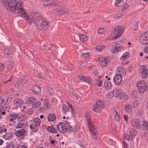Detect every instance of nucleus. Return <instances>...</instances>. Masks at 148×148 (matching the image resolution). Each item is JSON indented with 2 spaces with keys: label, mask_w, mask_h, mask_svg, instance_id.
Masks as SVG:
<instances>
[{
  "label": "nucleus",
  "mask_w": 148,
  "mask_h": 148,
  "mask_svg": "<svg viewBox=\"0 0 148 148\" xmlns=\"http://www.w3.org/2000/svg\"><path fill=\"white\" fill-rule=\"evenodd\" d=\"M4 6L5 7H10V11L28 21L29 18L26 16L24 9L22 6V1L21 0H1Z\"/></svg>",
  "instance_id": "f257e3e1"
},
{
  "label": "nucleus",
  "mask_w": 148,
  "mask_h": 148,
  "mask_svg": "<svg viewBox=\"0 0 148 148\" xmlns=\"http://www.w3.org/2000/svg\"><path fill=\"white\" fill-rule=\"evenodd\" d=\"M25 14L26 16L29 18V21L26 19L29 25H31L33 22L36 25L43 29H46L49 27V23L44 20L43 17L40 15H36L35 14H34L29 17L27 16V14L25 12Z\"/></svg>",
  "instance_id": "f03ea898"
},
{
  "label": "nucleus",
  "mask_w": 148,
  "mask_h": 148,
  "mask_svg": "<svg viewBox=\"0 0 148 148\" xmlns=\"http://www.w3.org/2000/svg\"><path fill=\"white\" fill-rule=\"evenodd\" d=\"M85 119L89 128V130L92 137L96 139L97 138L96 131L94 126L90 122L91 118L90 114L88 113L85 114Z\"/></svg>",
  "instance_id": "7ed1b4c3"
},
{
  "label": "nucleus",
  "mask_w": 148,
  "mask_h": 148,
  "mask_svg": "<svg viewBox=\"0 0 148 148\" xmlns=\"http://www.w3.org/2000/svg\"><path fill=\"white\" fill-rule=\"evenodd\" d=\"M124 29L123 27L120 26H116L114 29L111 35V38L112 39H116L120 37L124 32Z\"/></svg>",
  "instance_id": "20e7f679"
},
{
  "label": "nucleus",
  "mask_w": 148,
  "mask_h": 148,
  "mask_svg": "<svg viewBox=\"0 0 148 148\" xmlns=\"http://www.w3.org/2000/svg\"><path fill=\"white\" fill-rule=\"evenodd\" d=\"M137 86L138 88L140 94L143 93L145 90H147V85L144 81H140L136 83Z\"/></svg>",
  "instance_id": "39448f33"
},
{
  "label": "nucleus",
  "mask_w": 148,
  "mask_h": 148,
  "mask_svg": "<svg viewBox=\"0 0 148 148\" xmlns=\"http://www.w3.org/2000/svg\"><path fill=\"white\" fill-rule=\"evenodd\" d=\"M96 105L94 107L93 111L96 112H100L104 108L103 102L101 101L97 100Z\"/></svg>",
  "instance_id": "423d86ee"
},
{
  "label": "nucleus",
  "mask_w": 148,
  "mask_h": 148,
  "mask_svg": "<svg viewBox=\"0 0 148 148\" xmlns=\"http://www.w3.org/2000/svg\"><path fill=\"white\" fill-rule=\"evenodd\" d=\"M140 41L142 45H146L148 44V31L143 34L140 38Z\"/></svg>",
  "instance_id": "0eeeda50"
},
{
  "label": "nucleus",
  "mask_w": 148,
  "mask_h": 148,
  "mask_svg": "<svg viewBox=\"0 0 148 148\" xmlns=\"http://www.w3.org/2000/svg\"><path fill=\"white\" fill-rule=\"evenodd\" d=\"M68 10H64L62 8H58L54 9L53 11V13L57 16L62 15L68 13Z\"/></svg>",
  "instance_id": "6e6552de"
},
{
  "label": "nucleus",
  "mask_w": 148,
  "mask_h": 148,
  "mask_svg": "<svg viewBox=\"0 0 148 148\" xmlns=\"http://www.w3.org/2000/svg\"><path fill=\"white\" fill-rule=\"evenodd\" d=\"M139 72L141 73V77L143 78H146L147 77L148 71L147 67L145 66H142L139 69Z\"/></svg>",
  "instance_id": "1a4fd4ad"
},
{
  "label": "nucleus",
  "mask_w": 148,
  "mask_h": 148,
  "mask_svg": "<svg viewBox=\"0 0 148 148\" xmlns=\"http://www.w3.org/2000/svg\"><path fill=\"white\" fill-rule=\"evenodd\" d=\"M57 128L60 132L62 133H65L66 131V124L62 122L59 123L57 126Z\"/></svg>",
  "instance_id": "9d476101"
},
{
  "label": "nucleus",
  "mask_w": 148,
  "mask_h": 148,
  "mask_svg": "<svg viewBox=\"0 0 148 148\" xmlns=\"http://www.w3.org/2000/svg\"><path fill=\"white\" fill-rule=\"evenodd\" d=\"M113 81L116 85L120 84L122 81V76L116 74L114 77Z\"/></svg>",
  "instance_id": "9b49d317"
},
{
  "label": "nucleus",
  "mask_w": 148,
  "mask_h": 148,
  "mask_svg": "<svg viewBox=\"0 0 148 148\" xmlns=\"http://www.w3.org/2000/svg\"><path fill=\"white\" fill-rule=\"evenodd\" d=\"M32 89L33 92L35 94L38 95L40 92V88L38 85H36L33 86L32 87Z\"/></svg>",
  "instance_id": "f8f14e48"
},
{
  "label": "nucleus",
  "mask_w": 148,
  "mask_h": 148,
  "mask_svg": "<svg viewBox=\"0 0 148 148\" xmlns=\"http://www.w3.org/2000/svg\"><path fill=\"white\" fill-rule=\"evenodd\" d=\"M131 125L133 127L139 128L140 127V123L138 119L136 118L133 119L131 121Z\"/></svg>",
  "instance_id": "ddd939ff"
},
{
  "label": "nucleus",
  "mask_w": 148,
  "mask_h": 148,
  "mask_svg": "<svg viewBox=\"0 0 148 148\" xmlns=\"http://www.w3.org/2000/svg\"><path fill=\"white\" fill-rule=\"evenodd\" d=\"M117 72H118L116 74L122 75H125L126 74V71L125 69L121 66L119 67L117 69Z\"/></svg>",
  "instance_id": "4468645a"
},
{
  "label": "nucleus",
  "mask_w": 148,
  "mask_h": 148,
  "mask_svg": "<svg viewBox=\"0 0 148 148\" xmlns=\"http://www.w3.org/2000/svg\"><path fill=\"white\" fill-rule=\"evenodd\" d=\"M36 101V99L34 97H29L26 101V103L31 105L34 103Z\"/></svg>",
  "instance_id": "2eb2a0df"
},
{
  "label": "nucleus",
  "mask_w": 148,
  "mask_h": 148,
  "mask_svg": "<svg viewBox=\"0 0 148 148\" xmlns=\"http://www.w3.org/2000/svg\"><path fill=\"white\" fill-rule=\"evenodd\" d=\"M114 96L119 98L120 97V95L122 92L121 89H116L113 90Z\"/></svg>",
  "instance_id": "dca6fc26"
},
{
  "label": "nucleus",
  "mask_w": 148,
  "mask_h": 148,
  "mask_svg": "<svg viewBox=\"0 0 148 148\" xmlns=\"http://www.w3.org/2000/svg\"><path fill=\"white\" fill-rule=\"evenodd\" d=\"M25 130L23 129H21L15 132L16 135L18 137L24 136L25 132Z\"/></svg>",
  "instance_id": "f3484780"
},
{
  "label": "nucleus",
  "mask_w": 148,
  "mask_h": 148,
  "mask_svg": "<svg viewBox=\"0 0 148 148\" xmlns=\"http://www.w3.org/2000/svg\"><path fill=\"white\" fill-rule=\"evenodd\" d=\"M119 98L120 99L123 101H125L128 100L129 97L127 95L126 93L122 92L121 95H120V97H119Z\"/></svg>",
  "instance_id": "a211bd4d"
},
{
  "label": "nucleus",
  "mask_w": 148,
  "mask_h": 148,
  "mask_svg": "<svg viewBox=\"0 0 148 148\" xmlns=\"http://www.w3.org/2000/svg\"><path fill=\"white\" fill-rule=\"evenodd\" d=\"M103 85L105 88L107 90H110L112 88V84L109 81H105Z\"/></svg>",
  "instance_id": "6ab92c4d"
},
{
  "label": "nucleus",
  "mask_w": 148,
  "mask_h": 148,
  "mask_svg": "<svg viewBox=\"0 0 148 148\" xmlns=\"http://www.w3.org/2000/svg\"><path fill=\"white\" fill-rule=\"evenodd\" d=\"M109 59L110 58L109 57H106L104 58L101 62V65L104 66H106L109 61Z\"/></svg>",
  "instance_id": "aec40b11"
},
{
  "label": "nucleus",
  "mask_w": 148,
  "mask_h": 148,
  "mask_svg": "<svg viewBox=\"0 0 148 148\" xmlns=\"http://www.w3.org/2000/svg\"><path fill=\"white\" fill-rule=\"evenodd\" d=\"M13 136V134L11 133H7L4 134L3 137L5 140H10L12 139Z\"/></svg>",
  "instance_id": "412c9836"
},
{
  "label": "nucleus",
  "mask_w": 148,
  "mask_h": 148,
  "mask_svg": "<svg viewBox=\"0 0 148 148\" xmlns=\"http://www.w3.org/2000/svg\"><path fill=\"white\" fill-rule=\"evenodd\" d=\"M78 36L79 37L81 41H85L88 40V36L84 34H78Z\"/></svg>",
  "instance_id": "4be33fe9"
},
{
  "label": "nucleus",
  "mask_w": 148,
  "mask_h": 148,
  "mask_svg": "<svg viewBox=\"0 0 148 148\" xmlns=\"http://www.w3.org/2000/svg\"><path fill=\"white\" fill-rule=\"evenodd\" d=\"M122 46L120 45L118 47H116L114 49H111V51L113 53L115 54L120 51L122 48Z\"/></svg>",
  "instance_id": "5701e85b"
},
{
  "label": "nucleus",
  "mask_w": 148,
  "mask_h": 148,
  "mask_svg": "<svg viewBox=\"0 0 148 148\" xmlns=\"http://www.w3.org/2000/svg\"><path fill=\"white\" fill-rule=\"evenodd\" d=\"M142 128L144 130H148V121L145 120L142 122Z\"/></svg>",
  "instance_id": "b1692460"
},
{
  "label": "nucleus",
  "mask_w": 148,
  "mask_h": 148,
  "mask_svg": "<svg viewBox=\"0 0 148 148\" xmlns=\"http://www.w3.org/2000/svg\"><path fill=\"white\" fill-rule=\"evenodd\" d=\"M38 126L32 124H30L29 125L30 129L32 131L34 132H37L38 131Z\"/></svg>",
  "instance_id": "393cba45"
},
{
  "label": "nucleus",
  "mask_w": 148,
  "mask_h": 148,
  "mask_svg": "<svg viewBox=\"0 0 148 148\" xmlns=\"http://www.w3.org/2000/svg\"><path fill=\"white\" fill-rule=\"evenodd\" d=\"M41 121L40 119L38 117L35 118L33 120V123L32 124L39 126L40 125Z\"/></svg>",
  "instance_id": "a878e982"
},
{
  "label": "nucleus",
  "mask_w": 148,
  "mask_h": 148,
  "mask_svg": "<svg viewBox=\"0 0 148 148\" xmlns=\"http://www.w3.org/2000/svg\"><path fill=\"white\" fill-rule=\"evenodd\" d=\"M56 115L54 114H49L47 117L48 120L49 121H53L56 119Z\"/></svg>",
  "instance_id": "bb28decb"
},
{
  "label": "nucleus",
  "mask_w": 148,
  "mask_h": 148,
  "mask_svg": "<svg viewBox=\"0 0 148 148\" xmlns=\"http://www.w3.org/2000/svg\"><path fill=\"white\" fill-rule=\"evenodd\" d=\"M124 109L126 112L128 113L131 112L132 111V107L130 105H125L124 107Z\"/></svg>",
  "instance_id": "cd10ccee"
},
{
  "label": "nucleus",
  "mask_w": 148,
  "mask_h": 148,
  "mask_svg": "<svg viewBox=\"0 0 148 148\" xmlns=\"http://www.w3.org/2000/svg\"><path fill=\"white\" fill-rule=\"evenodd\" d=\"M44 106L46 109H49L50 107V105L48 99H45L44 101Z\"/></svg>",
  "instance_id": "c85d7f7f"
},
{
  "label": "nucleus",
  "mask_w": 148,
  "mask_h": 148,
  "mask_svg": "<svg viewBox=\"0 0 148 148\" xmlns=\"http://www.w3.org/2000/svg\"><path fill=\"white\" fill-rule=\"evenodd\" d=\"M130 57V53L128 52H126L124 53L121 57V60L124 61Z\"/></svg>",
  "instance_id": "c756f323"
},
{
  "label": "nucleus",
  "mask_w": 148,
  "mask_h": 148,
  "mask_svg": "<svg viewBox=\"0 0 148 148\" xmlns=\"http://www.w3.org/2000/svg\"><path fill=\"white\" fill-rule=\"evenodd\" d=\"M47 129L49 132H50L56 133L57 132V131L56 130L55 128L53 126H48L47 127Z\"/></svg>",
  "instance_id": "7c9ffc66"
},
{
  "label": "nucleus",
  "mask_w": 148,
  "mask_h": 148,
  "mask_svg": "<svg viewBox=\"0 0 148 148\" xmlns=\"http://www.w3.org/2000/svg\"><path fill=\"white\" fill-rule=\"evenodd\" d=\"M124 0H116L115 5L117 7H120L123 5Z\"/></svg>",
  "instance_id": "2f4dec72"
},
{
  "label": "nucleus",
  "mask_w": 148,
  "mask_h": 148,
  "mask_svg": "<svg viewBox=\"0 0 148 148\" xmlns=\"http://www.w3.org/2000/svg\"><path fill=\"white\" fill-rule=\"evenodd\" d=\"M4 51L5 53L8 56L12 54V51L11 49L9 47H7L5 48Z\"/></svg>",
  "instance_id": "473e14b6"
},
{
  "label": "nucleus",
  "mask_w": 148,
  "mask_h": 148,
  "mask_svg": "<svg viewBox=\"0 0 148 148\" xmlns=\"http://www.w3.org/2000/svg\"><path fill=\"white\" fill-rule=\"evenodd\" d=\"M66 131L69 132H71L73 130V127L72 126L69 125V123L68 122H66Z\"/></svg>",
  "instance_id": "72a5a7b5"
},
{
  "label": "nucleus",
  "mask_w": 148,
  "mask_h": 148,
  "mask_svg": "<svg viewBox=\"0 0 148 148\" xmlns=\"http://www.w3.org/2000/svg\"><path fill=\"white\" fill-rule=\"evenodd\" d=\"M27 118V115L23 114L20 115L18 118V119L19 121H21L25 120Z\"/></svg>",
  "instance_id": "f704fd0d"
},
{
  "label": "nucleus",
  "mask_w": 148,
  "mask_h": 148,
  "mask_svg": "<svg viewBox=\"0 0 148 148\" xmlns=\"http://www.w3.org/2000/svg\"><path fill=\"white\" fill-rule=\"evenodd\" d=\"M105 47L104 45L97 46L96 47V49L97 51L101 52L102 49Z\"/></svg>",
  "instance_id": "c9c22d12"
},
{
  "label": "nucleus",
  "mask_w": 148,
  "mask_h": 148,
  "mask_svg": "<svg viewBox=\"0 0 148 148\" xmlns=\"http://www.w3.org/2000/svg\"><path fill=\"white\" fill-rule=\"evenodd\" d=\"M102 81L99 79H97L95 80L96 85L99 87H100L102 85Z\"/></svg>",
  "instance_id": "e433bc0d"
},
{
  "label": "nucleus",
  "mask_w": 148,
  "mask_h": 148,
  "mask_svg": "<svg viewBox=\"0 0 148 148\" xmlns=\"http://www.w3.org/2000/svg\"><path fill=\"white\" fill-rule=\"evenodd\" d=\"M137 134L136 131L134 129L131 130L130 131V135L131 137H134Z\"/></svg>",
  "instance_id": "4c0bfd02"
},
{
  "label": "nucleus",
  "mask_w": 148,
  "mask_h": 148,
  "mask_svg": "<svg viewBox=\"0 0 148 148\" xmlns=\"http://www.w3.org/2000/svg\"><path fill=\"white\" fill-rule=\"evenodd\" d=\"M18 116V114H17L12 113L10 115V118L13 119V121L14 119H16Z\"/></svg>",
  "instance_id": "58836bf2"
},
{
  "label": "nucleus",
  "mask_w": 148,
  "mask_h": 148,
  "mask_svg": "<svg viewBox=\"0 0 148 148\" xmlns=\"http://www.w3.org/2000/svg\"><path fill=\"white\" fill-rule=\"evenodd\" d=\"M37 77L40 79L43 78L46 79L45 76V74L43 73H39Z\"/></svg>",
  "instance_id": "ea45409f"
},
{
  "label": "nucleus",
  "mask_w": 148,
  "mask_h": 148,
  "mask_svg": "<svg viewBox=\"0 0 148 148\" xmlns=\"http://www.w3.org/2000/svg\"><path fill=\"white\" fill-rule=\"evenodd\" d=\"M21 102L22 101L19 99H15L13 101L14 104L17 105H19L20 104Z\"/></svg>",
  "instance_id": "a19ab883"
},
{
  "label": "nucleus",
  "mask_w": 148,
  "mask_h": 148,
  "mask_svg": "<svg viewBox=\"0 0 148 148\" xmlns=\"http://www.w3.org/2000/svg\"><path fill=\"white\" fill-rule=\"evenodd\" d=\"M89 56V53L88 52L83 53L82 54V57L84 58H87Z\"/></svg>",
  "instance_id": "79ce46f5"
},
{
  "label": "nucleus",
  "mask_w": 148,
  "mask_h": 148,
  "mask_svg": "<svg viewBox=\"0 0 148 148\" xmlns=\"http://www.w3.org/2000/svg\"><path fill=\"white\" fill-rule=\"evenodd\" d=\"M86 66V62H82L80 65L79 68L81 70L83 69Z\"/></svg>",
  "instance_id": "37998d69"
},
{
  "label": "nucleus",
  "mask_w": 148,
  "mask_h": 148,
  "mask_svg": "<svg viewBox=\"0 0 148 148\" xmlns=\"http://www.w3.org/2000/svg\"><path fill=\"white\" fill-rule=\"evenodd\" d=\"M113 96H114L113 91L112 92H110L108 93L107 97L109 99H111L112 98Z\"/></svg>",
  "instance_id": "c03bdc74"
},
{
  "label": "nucleus",
  "mask_w": 148,
  "mask_h": 148,
  "mask_svg": "<svg viewBox=\"0 0 148 148\" xmlns=\"http://www.w3.org/2000/svg\"><path fill=\"white\" fill-rule=\"evenodd\" d=\"M138 101L137 100H135L133 103V107L134 108H136L138 106Z\"/></svg>",
  "instance_id": "a18cd8bd"
},
{
  "label": "nucleus",
  "mask_w": 148,
  "mask_h": 148,
  "mask_svg": "<svg viewBox=\"0 0 148 148\" xmlns=\"http://www.w3.org/2000/svg\"><path fill=\"white\" fill-rule=\"evenodd\" d=\"M115 120L117 121H119L120 119V115L118 113L116 114L115 116Z\"/></svg>",
  "instance_id": "49530a36"
},
{
  "label": "nucleus",
  "mask_w": 148,
  "mask_h": 148,
  "mask_svg": "<svg viewBox=\"0 0 148 148\" xmlns=\"http://www.w3.org/2000/svg\"><path fill=\"white\" fill-rule=\"evenodd\" d=\"M0 113L3 115H4L5 114L4 109L2 106H0Z\"/></svg>",
  "instance_id": "de8ad7c7"
},
{
  "label": "nucleus",
  "mask_w": 148,
  "mask_h": 148,
  "mask_svg": "<svg viewBox=\"0 0 148 148\" xmlns=\"http://www.w3.org/2000/svg\"><path fill=\"white\" fill-rule=\"evenodd\" d=\"M122 14L121 13H116L114 17L115 18L117 19L120 18L122 16Z\"/></svg>",
  "instance_id": "09e8293b"
},
{
  "label": "nucleus",
  "mask_w": 148,
  "mask_h": 148,
  "mask_svg": "<svg viewBox=\"0 0 148 148\" xmlns=\"http://www.w3.org/2000/svg\"><path fill=\"white\" fill-rule=\"evenodd\" d=\"M84 81L88 84H90L91 82V79L90 78L86 77Z\"/></svg>",
  "instance_id": "8fccbe9b"
},
{
  "label": "nucleus",
  "mask_w": 148,
  "mask_h": 148,
  "mask_svg": "<svg viewBox=\"0 0 148 148\" xmlns=\"http://www.w3.org/2000/svg\"><path fill=\"white\" fill-rule=\"evenodd\" d=\"M23 125V124L22 123H19L16 126L15 128L16 129L21 128L22 127Z\"/></svg>",
  "instance_id": "3c124183"
},
{
  "label": "nucleus",
  "mask_w": 148,
  "mask_h": 148,
  "mask_svg": "<svg viewBox=\"0 0 148 148\" xmlns=\"http://www.w3.org/2000/svg\"><path fill=\"white\" fill-rule=\"evenodd\" d=\"M48 91L49 92V94L51 95H53V91L52 89L50 88H47Z\"/></svg>",
  "instance_id": "603ef678"
},
{
  "label": "nucleus",
  "mask_w": 148,
  "mask_h": 148,
  "mask_svg": "<svg viewBox=\"0 0 148 148\" xmlns=\"http://www.w3.org/2000/svg\"><path fill=\"white\" fill-rule=\"evenodd\" d=\"M5 103L4 99L2 97H0V105L2 106L3 104Z\"/></svg>",
  "instance_id": "864d4df0"
},
{
  "label": "nucleus",
  "mask_w": 148,
  "mask_h": 148,
  "mask_svg": "<svg viewBox=\"0 0 148 148\" xmlns=\"http://www.w3.org/2000/svg\"><path fill=\"white\" fill-rule=\"evenodd\" d=\"M124 138L125 140H130V136L128 134H125L124 135Z\"/></svg>",
  "instance_id": "5fc2aeb1"
},
{
  "label": "nucleus",
  "mask_w": 148,
  "mask_h": 148,
  "mask_svg": "<svg viewBox=\"0 0 148 148\" xmlns=\"http://www.w3.org/2000/svg\"><path fill=\"white\" fill-rule=\"evenodd\" d=\"M27 80V77L24 78L23 79H20L19 80V81L22 82H25Z\"/></svg>",
  "instance_id": "6e6d98bb"
},
{
  "label": "nucleus",
  "mask_w": 148,
  "mask_h": 148,
  "mask_svg": "<svg viewBox=\"0 0 148 148\" xmlns=\"http://www.w3.org/2000/svg\"><path fill=\"white\" fill-rule=\"evenodd\" d=\"M4 65L2 63H0V71L3 70L4 69Z\"/></svg>",
  "instance_id": "4d7b16f0"
},
{
  "label": "nucleus",
  "mask_w": 148,
  "mask_h": 148,
  "mask_svg": "<svg viewBox=\"0 0 148 148\" xmlns=\"http://www.w3.org/2000/svg\"><path fill=\"white\" fill-rule=\"evenodd\" d=\"M44 108L41 107L38 109V111L39 113H43L44 112Z\"/></svg>",
  "instance_id": "13d9d810"
},
{
  "label": "nucleus",
  "mask_w": 148,
  "mask_h": 148,
  "mask_svg": "<svg viewBox=\"0 0 148 148\" xmlns=\"http://www.w3.org/2000/svg\"><path fill=\"white\" fill-rule=\"evenodd\" d=\"M86 77V76L81 75H79L78 76V77L80 80L84 81Z\"/></svg>",
  "instance_id": "bf43d9fd"
},
{
  "label": "nucleus",
  "mask_w": 148,
  "mask_h": 148,
  "mask_svg": "<svg viewBox=\"0 0 148 148\" xmlns=\"http://www.w3.org/2000/svg\"><path fill=\"white\" fill-rule=\"evenodd\" d=\"M104 29L103 28H100L98 30V32L99 34H102L104 32Z\"/></svg>",
  "instance_id": "052dcab7"
},
{
  "label": "nucleus",
  "mask_w": 148,
  "mask_h": 148,
  "mask_svg": "<svg viewBox=\"0 0 148 148\" xmlns=\"http://www.w3.org/2000/svg\"><path fill=\"white\" fill-rule=\"evenodd\" d=\"M27 112L29 114H31L33 113V110L31 108H29L27 110Z\"/></svg>",
  "instance_id": "680f3d73"
},
{
  "label": "nucleus",
  "mask_w": 148,
  "mask_h": 148,
  "mask_svg": "<svg viewBox=\"0 0 148 148\" xmlns=\"http://www.w3.org/2000/svg\"><path fill=\"white\" fill-rule=\"evenodd\" d=\"M144 51L145 53H148V46L145 47L144 49Z\"/></svg>",
  "instance_id": "e2e57ef3"
},
{
  "label": "nucleus",
  "mask_w": 148,
  "mask_h": 148,
  "mask_svg": "<svg viewBox=\"0 0 148 148\" xmlns=\"http://www.w3.org/2000/svg\"><path fill=\"white\" fill-rule=\"evenodd\" d=\"M129 5L127 3H125L124 5V8L125 9H127L129 8Z\"/></svg>",
  "instance_id": "0e129e2a"
},
{
  "label": "nucleus",
  "mask_w": 148,
  "mask_h": 148,
  "mask_svg": "<svg viewBox=\"0 0 148 148\" xmlns=\"http://www.w3.org/2000/svg\"><path fill=\"white\" fill-rule=\"evenodd\" d=\"M32 108H38V106H37V105H36V104L35 103L34 104H33L32 106Z\"/></svg>",
  "instance_id": "69168bd1"
},
{
  "label": "nucleus",
  "mask_w": 148,
  "mask_h": 148,
  "mask_svg": "<svg viewBox=\"0 0 148 148\" xmlns=\"http://www.w3.org/2000/svg\"><path fill=\"white\" fill-rule=\"evenodd\" d=\"M78 144L79 145L81 148H86L85 146L83 145L82 143H78Z\"/></svg>",
  "instance_id": "338daca9"
},
{
  "label": "nucleus",
  "mask_w": 148,
  "mask_h": 148,
  "mask_svg": "<svg viewBox=\"0 0 148 148\" xmlns=\"http://www.w3.org/2000/svg\"><path fill=\"white\" fill-rule=\"evenodd\" d=\"M123 145L125 148H128V145L125 142H124Z\"/></svg>",
  "instance_id": "774afa93"
}]
</instances>
